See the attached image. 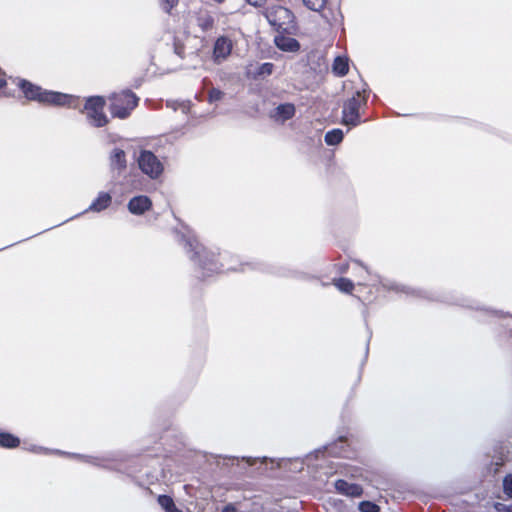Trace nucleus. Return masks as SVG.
Listing matches in <instances>:
<instances>
[{"mask_svg":"<svg viewBox=\"0 0 512 512\" xmlns=\"http://www.w3.org/2000/svg\"><path fill=\"white\" fill-rule=\"evenodd\" d=\"M25 97L29 100L40 103L53 104L56 106H68L75 108L78 98L69 94L43 90L40 86L34 85L29 81L22 80L19 84Z\"/></svg>","mask_w":512,"mask_h":512,"instance_id":"f257e3e1","label":"nucleus"},{"mask_svg":"<svg viewBox=\"0 0 512 512\" xmlns=\"http://www.w3.org/2000/svg\"><path fill=\"white\" fill-rule=\"evenodd\" d=\"M181 241L186 252L191 253V260L198 262V266L202 270L203 277H208L220 270V265L214 259V253L208 252L198 243L194 236L190 234H181Z\"/></svg>","mask_w":512,"mask_h":512,"instance_id":"f03ea898","label":"nucleus"},{"mask_svg":"<svg viewBox=\"0 0 512 512\" xmlns=\"http://www.w3.org/2000/svg\"><path fill=\"white\" fill-rule=\"evenodd\" d=\"M367 104L366 90L356 91L355 94L343 103L342 123L355 127L360 124V109Z\"/></svg>","mask_w":512,"mask_h":512,"instance_id":"7ed1b4c3","label":"nucleus"},{"mask_svg":"<svg viewBox=\"0 0 512 512\" xmlns=\"http://www.w3.org/2000/svg\"><path fill=\"white\" fill-rule=\"evenodd\" d=\"M110 106L109 110L113 117L125 119L131 111L137 106L138 98L131 91H122L121 93H114L109 97Z\"/></svg>","mask_w":512,"mask_h":512,"instance_id":"20e7f679","label":"nucleus"},{"mask_svg":"<svg viewBox=\"0 0 512 512\" xmlns=\"http://www.w3.org/2000/svg\"><path fill=\"white\" fill-rule=\"evenodd\" d=\"M137 164L140 171L151 180H158L164 172L163 162L150 150H140Z\"/></svg>","mask_w":512,"mask_h":512,"instance_id":"39448f33","label":"nucleus"},{"mask_svg":"<svg viewBox=\"0 0 512 512\" xmlns=\"http://www.w3.org/2000/svg\"><path fill=\"white\" fill-rule=\"evenodd\" d=\"M105 99L101 96H92L86 100L84 112L88 123L93 127H104L109 120L104 113Z\"/></svg>","mask_w":512,"mask_h":512,"instance_id":"423d86ee","label":"nucleus"},{"mask_svg":"<svg viewBox=\"0 0 512 512\" xmlns=\"http://www.w3.org/2000/svg\"><path fill=\"white\" fill-rule=\"evenodd\" d=\"M266 18L269 24L277 31L288 32L293 28L294 15L283 6H272L266 11Z\"/></svg>","mask_w":512,"mask_h":512,"instance_id":"0eeeda50","label":"nucleus"},{"mask_svg":"<svg viewBox=\"0 0 512 512\" xmlns=\"http://www.w3.org/2000/svg\"><path fill=\"white\" fill-rule=\"evenodd\" d=\"M380 284L386 290L395 291L397 293L401 292V293H405L407 295H411V296L419 297V298L432 299L427 294L426 291H423V290H420V289H414L412 287H409V286H406V285H402V284L396 283V282L391 281V280L381 279L380 280Z\"/></svg>","mask_w":512,"mask_h":512,"instance_id":"6e6552de","label":"nucleus"},{"mask_svg":"<svg viewBox=\"0 0 512 512\" xmlns=\"http://www.w3.org/2000/svg\"><path fill=\"white\" fill-rule=\"evenodd\" d=\"M242 272H246L248 270H260V271H266L271 272L273 274H276L278 276L282 277H294L295 272L284 268V267H270L264 263L260 262H253V263H244L241 264V268L239 269Z\"/></svg>","mask_w":512,"mask_h":512,"instance_id":"1a4fd4ad","label":"nucleus"},{"mask_svg":"<svg viewBox=\"0 0 512 512\" xmlns=\"http://www.w3.org/2000/svg\"><path fill=\"white\" fill-rule=\"evenodd\" d=\"M296 107L292 103H283L275 107L269 112V117L280 124L285 123L287 120L295 116Z\"/></svg>","mask_w":512,"mask_h":512,"instance_id":"9d476101","label":"nucleus"},{"mask_svg":"<svg viewBox=\"0 0 512 512\" xmlns=\"http://www.w3.org/2000/svg\"><path fill=\"white\" fill-rule=\"evenodd\" d=\"M109 165L112 172L122 174L127 168L126 153L121 148H114L109 155Z\"/></svg>","mask_w":512,"mask_h":512,"instance_id":"9b49d317","label":"nucleus"},{"mask_svg":"<svg viewBox=\"0 0 512 512\" xmlns=\"http://www.w3.org/2000/svg\"><path fill=\"white\" fill-rule=\"evenodd\" d=\"M232 51V42L227 37H220L214 45V57L217 62L225 60Z\"/></svg>","mask_w":512,"mask_h":512,"instance_id":"f8f14e48","label":"nucleus"},{"mask_svg":"<svg viewBox=\"0 0 512 512\" xmlns=\"http://www.w3.org/2000/svg\"><path fill=\"white\" fill-rule=\"evenodd\" d=\"M152 203L151 200L144 195L133 197L128 203V210L135 215H141L149 210Z\"/></svg>","mask_w":512,"mask_h":512,"instance_id":"ddd939ff","label":"nucleus"},{"mask_svg":"<svg viewBox=\"0 0 512 512\" xmlns=\"http://www.w3.org/2000/svg\"><path fill=\"white\" fill-rule=\"evenodd\" d=\"M335 489L340 494L351 496V497H359L362 495V487L358 484L348 483L345 480L339 479L335 482Z\"/></svg>","mask_w":512,"mask_h":512,"instance_id":"4468645a","label":"nucleus"},{"mask_svg":"<svg viewBox=\"0 0 512 512\" xmlns=\"http://www.w3.org/2000/svg\"><path fill=\"white\" fill-rule=\"evenodd\" d=\"M112 203V197L107 192H99L96 199L91 203L85 212H101L107 209Z\"/></svg>","mask_w":512,"mask_h":512,"instance_id":"2eb2a0df","label":"nucleus"},{"mask_svg":"<svg viewBox=\"0 0 512 512\" xmlns=\"http://www.w3.org/2000/svg\"><path fill=\"white\" fill-rule=\"evenodd\" d=\"M275 44L280 50L286 51V52H296L300 49L299 42L295 38H292V37H287V36H282V35L276 36Z\"/></svg>","mask_w":512,"mask_h":512,"instance_id":"dca6fc26","label":"nucleus"},{"mask_svg":"<svg viewBox=\"0 0 512 512\" xmlns=\"http://www.w3.org/2000/svg\"><path fill=\"white\" fill-rule=\"evenodd\" d=\"M196 21L203 32H209L215 28V18L208 12L199 13Z\"/></svg>","mask_w":512,"mask_h":512,"instance_id":"f3484780","label":"nucleus"},{"mask_svg":"<svg viewBox=\"0 0 512 512\" xmlns=\"http://www.w3.org/2000/svg\"><path fill=\"white\" fill-rule=\"evenodd\" d=\"M332 70L337 76H345L349 70L348 59L340 56L336 57Z\"/></svg>","mask_w":512,"mask_h":512,"instance_id":"a211bd4d","label":"nucleus"},{"mask_svg":"<svg viewBox=\"0 0 512 512\" xmlns=\"http://www.w3.org/2000/svg\"><path fill=\"white\" fill-rule=\"evenodd\" d=\"M344 137L341 129H333L325 134V142L327 145L334 146L342 142Z\"/></svg>","mask_w":512,"mask_h":512,"instance_id":"6ab92c4d","label":"nucleus"},{"mask_svg":"<svg viewBox=\"0 0 512 512\" xmlns=\"http://www.w3.org/2000/svg\"><path fill=\"white\" fill-rule=\"evenodd\" d=\"M20 440L10 433H0V446L5 448H15L19 445Z\"/></svg>","mask_w":512,"mask_h":512,"instance_id":"aec40b11","label":"nucleus"},{"mask_svg":"<svg viewBox=\"0 0 512 512\" xmlns=\"http://www.w3.org/2000/svg\"><path fill=\"white\" fill-rule=\"evenodd\" d=\"M158 503L166 512H182L175 506V503L170 496L160 495L158 497Z\"/></svg>","mask_w":512,"mask_h":512,"instance_id":"412c9836","label":"nucleus"},{"mask_svg":"<svg viewBox=\"0 0 512 512\" xmlns=\"http://www.w3.org/2000/svg\"><path fill=\"white\" fill-rule=\"evenodd\" d=\"M334 285L340 291L345 292V293H351L353 288H354L353 282L350 279H348V278L335 279L334 280Z\"/></svg>","mask_w":512,"mask_h":512,"instance_id":"4be33fe9","label":"nucleus"},{"mask_svg":"<svg viewBox=\"0 0 512 512\" xmlns=\"http://www.w3.org/2000/svg\"><path fill=\"white\" fill-rule=\"evenodd\" d=\"M345 440L343 438L339 439L338 443H335L326 448L328 454L333 456H344L343 444Z\"/></svg>","mask_w":512,"mask_h":512,"instance_id":"5701e85b","label":"nucleus"},{"mask_svg":"<svg viewBox=\"0 0 512 512\" xmlns=\"http://www.w3.org/2000/svg\"><path fill=\"white\" fill-rule=\"evenodd\" d=\"M304 5L315 12H320L326 4V0H303Z\"/></svg>","mask_w":512,"mask_h":512,"instance_id":"b1692460","label":"nucleus"},{"mask_svg":"<svg viewBox=\"0 0 512 512\" xmlns=\"http://www.w3.org/2000/svg\"><path fill=\"white\" fill-rule=\"evenodd\" d=\"M274 69V64L270 62L262 63L259 65L256 75L257 76H268L271 75Z\"/></svg>","mask_w":512,"mask_h":512,"instance_id":"393cba45","label":"nucleus"},{"mask_svg":"<svg viewBox=\"0 0 512 512\" xmlns=\"http://www.w3.org/2000/svg\"><path fill=\"white\" fill-rule=\"evenodd\" d=\"M224 92L217 89V88H211L208 92V102L209 103H215L223 99Z\"/></svg>","mask_w":512,"mask_h":512,"instance_id":"a878e982","label":"nucleus"},{"mask_svg":"<svg viewBox=\"0 0 512 512\" xmlns=\"http://www.w3.org/2000/svg\"><path fill=\"white\" fill-rule=\"evenodd\" d=\"M359 510L361 512H379V507L370 501H363L359 504Z\"/></svg>","mask_w":512,"mask_h":512,"instance_id":"bb28decb","label":"nucleus"},{"mask_svg":"<svg viewBox=\"0 0 512 512\" xmlns=\"http://www.w3.org/2000/svg\"><path fill=\"white\" fill-rule=\"evenodd\" d=\"M503 491L509 498H512V474L505 476L503 480Z\"/></svg>","mask_w":512,"mask_h":512,"instance_id":"cd10ccee","label":"nucleus"},{"mask_svg":"<svg viewBox=\"0 0 512 512\" xmlns=\"http://www.w3.org/2000/svg\"><path fill=\"white\" fill-rule=\"evenodd\" d=\"M76 456L81 458L83 461L91 463L93 465L106 467V465L103 464L104 459H100V458L92 457V456H83V455H76Z\"/></svg>","mask_w":512,"mask_h":512,"instance_id":"c85d7f7f","label":"nucleus"},{"mask_svg":"<svg viewBox=\"0 0 512 512\" xmlns=\"http://www.w3.org/2000/svg\"><path fill=\"white\" fill-rule=\"evenodd\" d=\"M178 3V0H161V6L165 12L170 10Z\"/></svg>","mask_w":512,"mask_h":512,"instance_id":"c756f323","label":"nucleus"},{"mask_svg":"<svg viewBox=\"0 0 512 512\" xmlns=\"http://www.w3.org/2000/svg\"><path fill=\"white\" fill-rule=\"evenodd\" d=\"M508 506L509 505H505L503 503H500V502H495L493 504V507L494 509L497 511V512H507L508 510Z\"/></svg>","mask_w":512,"mask_h":512,"instance_id":"7c9ffc66","label":"nucleus"},{"mask_svg":"<svg viewBox=\"0 0 512 512\" xmlns=\"http://www.w3.org/2000/svg\"><path fill=\"white\" fill-rule=\"evenodd\" d=\"M174 51L178 56L183 57L184 47L182 45L175 43Z\"/></svg>","mask_w":512,"mask_h":512,"instance_id":"2f4dec72","label":"nucleus"},{"mask_svg":"<svg viewBox=\"0 0 512 512\" xmlns=\"http://www.w3.org/2000/svg\"><path fill=\"white\" fill-rule=\"evenodd\" d=\"M483 311L485 312V314L489 317H502L500 315V312L498 311H494V310H487V309H483Z\"/></svg>","mask_w":512,"mask_h":512,"instance_id":"473e14b6","label":"nucleus"},{"mask_svg":"<svg viewBox=\"0 0 512 512\" xmlns=\"http://www.w3.org/2000/svg\"><path fill=\"white\" fill-rule=\"evenodd\" d=\"M247 3H249L252 6H261L264 2V0H246Z\"/></svg>","mask_w":512,"mask_h":512,"instance_id":"72a5a7b5","label":"nucleus"},{"mask_svg":"<svg viewBox=\"0 0 512 512\" xmlns=\"http://www.w3.org/2000/svg\"><path fill=\"white\" fill-rule=\"evenodd\" d=\"M221 512H236V509L232 505H227Z\"/></svg>","mask_w":512,"mask_h":512,"instance_id":"f704fd0d","label":"nucleus"},{"mask_svg":"<svg viewBox=\"0 0 512 512\" xmlns=\"http://www.w3.org/2000/svg\"><path fill=\"white\" fill-rule=\"evenodd\" d=\"M505 319H506V324H505V326H506L507 328H509V330H510V331H512V316H511V317H507V318H505Z\"/></svg>","mask_w":512,"mask_h":512,"instance_id":"c9c22d12","label":"nucleus"},{"mask_svg":"<svg viewBox=\"0 0 512 512\" xmlns=\"http://www.w3.org/2000/svg\"><path fill=\"white\" fill-rule=\"evenodd\" d=\"M355 262H356L358 265H360L361 267H363V268L366 270V272H367V273H370V271H369L368 267H367V266H365L361 261H359V260H355Z\"/></svg>","mask_w":512,"mask_h":512,"instance_id":"e433bc0d","label":"nucleus"},{"mask_svg":"<svg viewBox=\"0 0 512 512\" xmlns=\"http://www.w3.org/2000/svg\"><path fill=\"white\" fill-rule=\"evenodd\" d=\"M6 86V80L0 79V89Z\"/></svg>","mask_w":512,"mask_h":512,"instance_id":"4c0bfd02","label":"nucleus"},{"mask_svg":"<svg viewBox=\"0 0 512 512\" xmlns=\"http://www.w3.org/2000/svg\"><path fill=\"white\" fill-rule=\"evenodd\" d=\"M246 462H247L249 465H252V464L255 462V459L247 458V459H246Z\"/></svg>","mask_w":512,"mask_h":512,"instance_id":"58836bf2","label":"nucleus"},{"mask_svg":"<svg viewBox=\"0 0 512 512\" xmlns=\"http://www.w3.org/2000/svg\"><path fill=\"white\" fill-rule=\"evenodd\" d=\"M507 512H512V505H509V506H508V510H507Z\"/></svg>","mask_w":512,"mask_h":512,"instance_id":"ea45409f","label":"nucleus"},{"mask_svg":"<svg viewBox=\"0 0 512 512\" xmlns=\"http://www.w3.org/2000/svg\"><path fill=\"white\" fill-rule=\"evenodd\" d=\"M368 351H369V348H368V345L366 346V355L368 354Z\"/></svg>","mask_w":512,"mask_h":512,"instance_id":"a19ab883","label":"nucleus"}]
</instances>
